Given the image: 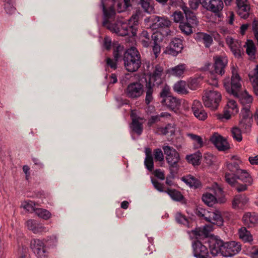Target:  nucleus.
<instances>
[{
    "instance_id": "obj_60",
    "label": "nucleus",
    "mask_w": 258,
    "mask_h": 258,
    "mask_svg": "<svg viewBox=\"0 0 258 258\" xmlns=\"http://www.w3.org/2000/svg\"><path fill=\"white\" fill-rule=\"evenodd\" d=\"M130 0H123V3H118L117 4V11L118 13H120L123 11L129 6Z\"/></svg>"
},
{
    "instance_id": "obj_6",
    "label": "nucleus",
    "mask_w": 258,
    "mask_h": 258,
    "mask_svg": "<svg viewBox=\"0 0 258 258\" xmlns=\"http://www.w3.org/2000/svg\"><path fill=\"white\" fill-rule=\"evenodd\" d=\"M252 116L249 105H246L242 108L240 113L239 125L243 133H248L250 132L253 122Z\"/></svg>"
},
{
    "instance_id": "obj_55",
    "label": "nucleus",
    "mask_w": 258,
    "mask_h": 258,
    "mask_svg": "<svg viewBox=\"0 0 258 258\" xmlns=\"http://www.w3.org/2000/svg\"><path fill=\"white\" fill-rule=\"evenodd\" d=\"M248 76L252 83L253 91L256 95H258V78L253 76L251 74H249Z\"/></svg>"
},
{
    "instance_id": "obj_2",
    "label": "nucleus",
    "mask_w": 258,
    "mask_h": 258,
    "mask_svg": "<svg viewBox=\"0 0 258 258\" xmlns=\"http://www.w3.org/2000/svg\"><path fill=\"white\" fill-rule=\"evenodd\" d=\"M211 190L214 195L211 193L206 192L202 196L203 202L207 206L211 207L217 203H224L226 199L222 197L223 195L222 188L216 183L213 184L210 187Z\"/></svg>"
},
{
    "instance_id": "obj_52",
    "label": "nucleus",
    "mask_w": 258,
    "mask_h": 258,
    "mask_svg": "<svg viewBox=\"0 0 258 258\" xmlns=\"http://www.w3.org/2000/svg\"><path fill=\"white\" fill-rule=\"evenodd\" d=\"M235 174H230L228 172H226L225 178L226 181L231 186H234L236 185L237 182V177L235 176Z\"/></svg>"
},
{
    "instance_id": "obj_27",
    "label": "nucleus",
    "mask_w": 258,
    "mask_h": 258,
    "mask_svg": "<svg viewBox=\"0 0 258 258\" xmlns=\"http://www.w3.org/2000/svg\"><path fill=\"white\" fill-rule=\"evenodd\" d=\"M131 117L132 118V122L131 127L134 132L136 133L138 135H140L143 129V120L141 118L134 117L133 111H132Z\"/></svg>"
},
{
    "instance_id": "obj_36",
    "label": "nucleus",
    "mask_w": 258,
    "mask_h": 258,
    "mask_svg": "<svg viewBox=\"0 0 258 258\" xmlns=\"http://www.w3.org/2000/svg\"><path fill=\"white\" fill-rule=\"evenodd\" d=\"M187 136L192 141L193 145L195 149H199L204 146V139L198 135L189 133Z\"/></svg>"
},
{
    "instance_id": "obj_46",
    "label": "nucleus",
    "mask_w": 258,
    "mask_h": 258,
    "mask_svg": "<svg viewBox=\"0 0 258 258\" xmlns=\"http://www.w3.org/2000/svg\"><path fill=\"white\" fill-rule=\"evenodd\" d=\"M35 204L32 201H24L21 204V207L30 213L35 212Z\"/></svg>"
},
{
    "instance_id": "obj_16",
    "label": "nucleus",
    "mask_w": 258,
    "mask_h": 258,
    "mask_svg": "<svg viewBox=\"0 0 258 258\" xmlns=\"http://www.w3.org/2000/svg\"><path fill=\"white\" fill-rule=\"evenodd\" d=\"M211 253L216 256L219 253L222 254V248L224 247V242L217 237H211L209 240Z\"/></svg>"
},
{
    "instance_id": "obj_44",
    "label": "nucleus",
    "mask_w": 258,
    "mask_h": 258,
    "mask_svg": "<svg viewBox=\"0 0 258 258\" xmlns=\"http://www.w3.org/2000/svg\"><path fill=\"white\" fill-rule=\"evenodd\" d=\"M239 127H240L234 126L231 130L233 138L237 142H241L242 140L241 130Z\"/></svg>"
},
{
    "instance_id": "obj_15",
    "label": "nucleus",
    "mask_w": 258,
    "mask_h": 258,
    "mask_svg": "<svg viewBox=\"0 0 258 258\" xmlns=\"http://www.w3.org/2000/svg\"><path fill=\"white\" fill-rule=\"evenodd\" d=\"M163 68L162 67L157 65L155 67L153 74L151 75L149 83L151 85H159L163 83Z\"/></svg>"
},
{
    "instance_id": "obj_24",
    "label": "nucleus",
    "mask_w": 258,
    "mask_h": 258,
    "mask_svg": "<svg viewBox=\"0 0 258 258\" xmlns=\"http://www.w3.org/2000/svg\"><path fill=\"white\" fill-rule=\"evenodd\" d=\"M123 61L126 70L130 72L137 71L141 64V59L136 58L135 60L123 59Z\"/></svg>"
},
{
    "instance_id": "obj_35",
    "label": "nucleus",
    "mask_w": 258,
    "mask_h": 258,
    "mask_svg": "<svg viewBox=\"0 0 258 258\" xmlns=\"http://www.w3.org/2000/svg\"><path fill=\"white\" fill-rule=\"evenodd\" d=\"M182 10L184 11L187 22L190 23L192 26H197L198 21L195 14L186 7H183Z\"/></svg>"
},
{
    "instance_id": "obj_18",
    "label": "nucleus",
    "mask_w": 258,
    "mask_h": 258,
    "mask_svg": "<svg viewBox=\"0 0 258 258\" xmlns=\"http://www.w3.org/2000/svg\"><path fill=\"white\" fill-rule=\"evenodd\" d=\"M182 48V40L180 38H175L171 42L169 47L167 49V52L169 54L176 56L181 52Z\"/></svg>"
},
{
    "instance_id": "obj_3",
    "label": "nucleus",
    "mask_w": 258,
    "mask_h": 258,
    "mask_svg": "<svg viewBox=\"0 0 258 258\" xmlns=\"http://www.w3.org/2000/svg\"><path fill=\"white\" fill-rule=\"evenodd\" d=\"M231 69L232 73L231 82H229V79H225L223 84L227 92L233 95H237V93L241 90L242 80L238 73L237 67L233 65Z\"/></svg>"
},
{
    "instance_id": "obj_12",
    "label": "nucleus",
    "mask_w": 258,
    "mask_h": 258,
    "mask_svg": "<svg viewBox=\"0 0 258 258\" xmlns=\"http://www.w3.org/2000/svg\"><path fill=\"white\" fill-rule=\"evenodd\" d=\"M194 255L197 258H210L207 247L199 240L192 243Z\"/></svg>"
},
{
    "instance_id": "obj_23",
    "label": "nucleus",
    "mask_w": 258,
    "mask_h": 258,
    "mask_svg": "<svg viewBox=\"0 0 258 258\" xmlns=\"http://www.w3.org/2000/svg\"><path fill=\"white\" fill-rule=\"evenodd\" d=\"M153 23L152 27L154 29L158 28H167L171 24V22L168 18L165 17H160L155 16L153 19Z\"/></svg>"
},
{
    "instance_id": "obj_57",
    "label": "nucleus",
    "mask_w": 258,
    "mask_h": 258,
    "mask_svg": "<svg viewBox=\"0 0 258 258\" xmlns=\"http://www.w3.org/2000/svg\"><path fill=\"white\" fill-rule=\"evenodd\" d=\"M173 19L176 23H181L183 20L184 16L183 14L180 11H176L172 15Z\"/></svg>"
},
{
    "instance_id": "obj_45",
    "label": "nucleus",
    "mask_w": 258,
    "mask_h": 258,
    "mask_svg": "<svg viewBox=\"0 0 258 258\" xmlns=\"http://www.w3.org/2000/svg\"><path fill=\"white\" fill-rule=\"evenodd\" d=\"M201 156V154L198 153L187 155L186 156V159L189 163H191L193 165H197L200 163Z\"/></svg>"
},
{
    "instance_id": "obj_28",
    "label": "nucleus",
    "mask_w": 258,
    "mask_h": 258,
    "mask_svg": "<svg viewBox=\"0 0 258 258\" xmlns=\"http://www.w3.org/2000/svg\"><path fill=\"white\" fill-rule=\"evenodd\" d=\"M234 97L239 99L240 103L243 107L246 105H249L252 102V97L251 95L248 94L246 91L243 92L239 91L237 93V95H233Z\"/></svg>"
},
{
    "instance_id": "obj_19",
    "label": "nucleus",
    "mask_w": 258,
    "mask_h": 258,
    "mask_svg": "<svg viewBox=\"0 0 258 258\" xmlns=\"http://www.w3.org/2000/svg\"><path fill=\"white\" fill-rule=\"evenodd\" d=\"M226 44L228 45L233 55L237 58L241 56V45L240 42L233 39L230 37H227L226 39Z\"/></svg>"
},
{
    "instance_id": "obj_25",
    "label": "nucleus",
    "mask_w": 258,
    "mask_h": 258,
    "mask_svg": "<svg viewBox=\"0 0 258 258\" xmlns=\"http://www.w3.org/2000/svg\"><path fill=\"white\" fill-rule=\"evenodd\" d=\"M242 221L248 227H253L258 223V215L254 213H246L243 216Z\"/></svg>"
},
{
    "instance_id": "obj_42",
    "label": "nucleus",
    "mask_w": 258,
    "mask_h": 258,
    "mask_svg": "<svg viewBox=\"0 0 258 258\" xmlns=\"http://www.w3.org/2000/svg\"><path fill=\"white\" fill-rule=\"evenodd\" d=\"M207 83L213 86L217 87L218 85V78L215 73L213 72H210L208 75V79L207 80Z\"/></svg>"
},
{
    "instance_id": "obj_17",
    "label": "nucleus",
    "mask_w": 258,
    "mask_h": 258,
    "mask_svg": "<svg viewBox=\"0 0 258 258\" xmlns=\"http://www.w3.org/2000/svg\"><path fill=\"white\" fill-rule=\"evenodd\" d=\"M237 14L242 18H246L249 14L250 5L247 0H236Z\"/></svg>"
},
{
    "instance_id": "obj_11",
    "label": "nucleus",
    "mask_w": 258,
    "mask_h": 258,
    "mask_svg": "<svg viewBox=\"0 0 258 258\" xmlns=\"http://www.w3.org/2000/svg\"><path fill=\"white\" fill-rule=\"evenodd\" d=\"M143 85L140 83H133L129 84L126 89V95L131 98H137L143 93Z\"/></svg>"
},
{
    "instance_id": "obj_48",
    "label": "nucleus",
    "mask_w": 258,
    "mask_h": 258,
    "mask_svg": "<svg viewBox=\"0 0 258 258\" xmlns=\"http://www.w3.org/2000/svg\"><path fill=\"white\" fill-rule=\"evenodd\" d=\"M5 9L9 14H12L16 11L14 0H5Z\"/></svg>"
},
{
    "instance_id": "obj_20",
    "label": "nucleus",
    "mask_w": 258,
    "mask_h": 258,
    "mask_svg": "<svg viewBox=\"0 0 258 258\" xmlns=\"http://www.w3.org/2000/svg\"><path fill=\"white\" fill-rule=\"evenodd\" d=\"M213 229V225L211 224H208L203 227H199L198 228H196L195 230H191L189 233L190 234V236H191V235H193L195 236L196 238H198V237L200 236L208 237L210 235V232L212 231Z\"/></svg>"
},
{
    "instance_id": "obj_37",
    "label": "nucleus",
    "mask_w": 258,
    "mask_h": 258,
    "mask_svg": "<svg viewBox=\"0 0 258 258\" xmlns=\"http://www.w3.org/2000/svg\"><path fill=\"white\" fill-rule=\"evenodd\" d=\"M173 89L179 94H186L188 93L186 88V82L184 81H179L176 83L174 85Z\"/></svg>"
},
{
    "instance_id": "obj_9",
    "label": "nucleus",
    "mask_w": 258,
    "mask_h": 258,
    "mask_svg": "<svg viewBox=\"0 0 258 258\" xmlns=\"http://www.w3.org/2000/svg\"><path fill=\"white\" fill-rule=\"evenodd\" d=\"M240 244L235 241L224 243L222 248V255L225 257L232 256L237 254L241 250Z\"/></svg>"
},
{
    "instance_id": "obj_38",
    "label": "nucleus",
    "mask_w": 258,
    "mask_h": 258,
    "mask_svg": "<svg viewBox=\"0 0 258 258\" xmlns=\"http://www.w3.org/2000/svg\"><path fill=\"white\" fill-rule=\"evenodd\" d=\"M182 180L191 187L198 188L200 185L199 180L191 175L183 177Z\"/></svg>"
},
{
    "instance_id": "obj_14",
    "label": "nucleus",
    "mask_w": 258,
    "mask_h": 258,
    "mask_svg": "<svg viewBox=\"0 0 258 258\" xmlns=\"http://www.w3.org/2000/svg\"><path fill=\"white\" fill-rule=\"evenodd\" d=\"M210 141L219 151H225L229 148L227 141L217 133H215L210 138Z\"/></svg>"
},
{
    "instance_id": "obj_13",
    "label": "nucleus",
    "mask_w": 258,
    "mask_h": 258,
    "mask_svg": "<svg viewBox=\"0 0 258 258\" xmlns=\"http://www.w3.org/2000/svg\"><path fill=\"white\" fill-rule=\"evenodd\" d=\"M214 71L216 74L221 76L225 73V68L227 66L228 60L225 56H216L214 57Z\"/></svg>"
},
{
    "instance_id": "obj_33",
    "label": "nucleus",
    "mask_w": 258,
    "mask_h": 258,
    "mask_svg": "<svg viewBox=\"0 0 258 258\" xmlns=\"http://www.w3.org/2000/svg\"><path fill=\"white\" fill-rule=\"evenodd\" d=\"M237 178L240 179L247 185H251L252 183V179L250 174L244 170L240 169L236 174Z\"/></svg>"
},
{
    "instance_id": "obj_39",
    "label": "nucleus",
    "mask_w": 258,
    "mask_h": 258,
    "mask_svg": "<svg viewBox=\"0 0 258 258\" xmlns=\"http://www.w3.org/2000/svg\"><path fill=\"white\" fill-rule=\"evenodd\" d=\"M244 46L246 47V52L248 55L251 58H254L256 48L253 41L251 40H247Z\"/></svg>"
},
{
    "instance_id": "obj_21",
    "label": "nucleus",
    "mask_w": 258,
    "mask_h": 258,
    "mask_svg": "<svg viewBox=\"0 0 258 258\" xmlns=\"http://www.w3.org/2000/svg\"><path fill=\"white\" fill-rule=\"evenodd\" d=\"M248 199L245 195L235 196L232 201V207L235 209H243L248 203Z\"/></svg>"
},
{
    "instance_id": "obj_31",
    "label": "nucleus",
    "mask_w": 258,
    "mask_h": 258,
    "mask_svg": "<svg viewBox=\"0 0 258 258\" xmlns=\"http://www.w3.org/2000/svg\"><path fill=\"white\" fill-rule=\"evenodd\" d=\"M232 160V161L231 162L226 163V167L229 171L236 175L239 170H240L239 164L241 163V161L236 156H233Z\"/></svg>"
},
{
    "instance_id": "obj_54",
    "label": "nucleus",
    "mask_w": 258,
    "mask_h": 258,
    "mask_svg": "<svg viewBox=\"0 0 258 258\" xmlns=\"http://www.w3.org/2000/svg\"><path fill=\"white\" fill-rule=\"evenodd\" d=\"M153 92L152 86L151 83L147 84V90L146 91V95L145 102L147 104H149L153 100L152 93Z\"/></svg>"
},
{
    "instance_id": "obj_29",
    "label": "nucleus",
    "mask_w": 258,
    "mask_h": 258,
    "mask_svg": "<svg viewBox=\"0 0 258 258\" xmlns=\"http://www.w3.org/2000/svg\"><path fill=\"white\" fill-rule=\"evenodd\" d=\"M195 38L198 42L204 43L206 47H209L213 42L212 37L205 33H198Z\"/></svg>"
},
{
    "instance_id": "obj_4",
    "label": "nucleus",
    "mask_w": 258,
    "mask_h": 258,
    "mask_svg": "<svg viewBox=\"0 0 258 258\" xmlns=\"http://www.w3.org/2000/svg\"><path fill=\"white\" fill-rule=\"evenodd\" d=\"M221 99V94L215 89H209L205 90L203 96V101L205 106L212 110L218 108Z\"/></svg>"
},
{
    "instance_id": "obj_30",
    "label": "nucleus",
    "mask_w": 258,
    "mask_h": 258,
    "mask_svg": "<svg viewBox=\"0 0 258 258\" xmlns=\"http://www.w3.org/2000/svg\"><path fill=\"white\" fill-rule=\"evenodd\" d=\"M162 102L172 110L177 109L181 103L180 100L172 96H168L163 99Z\"/></svg>"
},
{
    "instance_id": "obj_22",
    "label": "nucleus",
    "mask_w": 258,
    "mask_h": 258,
    "mask_svg": "<svg viewBox=\"0 0 258 258\" xmlns=\"http://www.w3.org/2000/svg\"><path fill=\"white\" fill-rule=\"evenodd\" d=\"M123 52V47L121 45H117L114 49L113 55L115 60L110 58H106V63L111 69H115L116 68V61L120 57Z\"/></svg>"
},
{
    "instance_id": "obj_5",
    "label": "nucleus",
    "mask_w": 258,
    "mask_h": 258,
    "mask_svg": "<svg viewBox=\"0 0 258 258\" xmlns=\"http://www.w3.org/2000/svg\"><path fill=\"white\" fill-rule=\"evenodd\" d=\"M164 154L166 155V159L169 165L170 173L173 174L176 173L179 168L178 163L180 158L179 153L173 148L169 146L163 147Z\"/></svg>"
},
{
    "instance_id": "obj_10",
    "label": "nucleus",
    "mask_w": 258,
    "mask_h": 258,
    "mask_svg": "<svg viewBox=\"0 0 258 258\" xmlns=\"http://www.w3.org/2000/svg\"><path fill=\"white\" fill-rule=\"evenodd\" d=\"M30 247L38 258H46L48 252L44 242L40 239H33L31 241Z\"/></svg>"
},
{
    "instance_id": "obj_26",
    "label": "nucleus",
    "mask_w": 258,
    "mask_h": 258,
    "mask_svg": "<svg viewBox=\"0 0 258 258\" xmlns=\"http://www.w3.org/2000/svg\"><path fill=\"white\" fill-rule=\"evenodd\" d=\"M186 69V66L185 64L180 63L174 67L168 69L166 71V73L170 76L180 77L183 75Z\"/></svg>"
},
{
    "instance_id": "obj_43",
    "label": "nucleus",
    "mask_w": 258,
    "mask_h": 258,
    "mask_svg": "<svg viewBox=\"0 0 258 258\" xmlns=\"http://www.w3.org/2000/svg\"><path fill=\"white\" fill-rule=\"evenodd\" d=\"M227 109L230 111L232 113L237 114L239 111L237 104L235 101L228 99L226 104Z\"/></svg>"
},
{
    "instance_id": "obj_50",
    "label": "nucleus",
    "mask_w": 258,
    "mask_h": 258,
    "mask_svg": "<svg viewBox=\"0 0 258 258\" xmlns=\"http://www.w3.org/2000/svg\"><path fill=\"white\" fill-rule=\"evenodd\" d=\"M176 222L181 224H183L187 227H189L188 220L186 217L180 213H177L175 215Z\"/></svg>"
},
{
    "instance_id": "obj_1",
    "label": "nucleus",
    "mask_w": 258,
    "mask_h": 258,
    "mask_svg": "<svg viewBox=\"0 0 258 258\" xmlns=\"http://www.w3.org/2000/svg\"><path fill=\"white\" fill-rule=\"evenodd\" d=\"M140 14V11H137L133 14L127 22L118 21L117 22V26L122 27V30L116 29L115 33L120 36H135L139 27Z\"/></svg>"
},
{
    "instance_id": "obj_8",
    "label": "nucleus",
    "mask_w": 258,
    "mask_h": 258,
    "mask_svg": "<svg viewBox=\"0 0 258 258\" xmlns=\"http://www.w3.org/2000/svg\"><path fill=\"white\" fill-rule=\"evenodd\" d=\"M201 5L204 9L218 17L224 7L222 0H201Z\"/></svg>"
},
{
    "instance_id": "obj_34",
    "label": "nucleus",
    "mask_w": 258,
    "mask_h": 258,
    "mask_svg": "<svg viewBox=\"0 0 258 258\" xmlns=\"http://www.w3.org/2000/svg\"><path fill=\"white\" fill-rule=\"evenodd\" d=\"M238 235L240 239L245 242H251L253 240L252 235L245 227H241L238 230Z\"/></svg>"
},
{
    "instance_id": "obj_59",
    "label": "nucleus",
    "mask_w": 258,
    "mask_h": 258,
    "mask_svg": "<svg viewBox=\"0 0 258 258\" xmlns=\"http://www.w3.org/2000/svg\"><path fill=\"white\" fill-rule=\"evenodd\" d=\"M199 80L196 78L191 79L188 81V87L191 90H196L199 86Z\"/></svg>"
},
{
    "instance_id": "obj_41",
    "label": "nucleus",
    "mask_w": 258,
    "mask_h": 258,
    "mask_svg": "<svg viewBox=\"0 0 258 258\" xmlns=\"http://www.w3.org/2000/svg\"><path fill=\"white\" fill-rule=\"evenodd\" d=\"M35 214L40 218L44 220H47L50 218L51 214L48 210L41 208H37L35 210Z\"/></svg>"
},
{
    "instance_id": "obj_7",
    "label": "nucleus",
    "mask_w": 258,
    "mask_h": 258,
    "mask_svg": "<svg viewBox=\"0 0 258 258\" xmlns=\"http://www.w3.org/2000/svg\"><path fill=\"white\" fill-rule=\"evenodd\" d=\"M197 214L213 224L216 225L218 226L223 225V219L220 212L218 210L209 211L205 209H201L197 212Z\"/></svg>"
},
{
    "instance_id": "obj_51",
    "label": "nucleus",
    "mask_w": 258,
    "mask_h": 258,
    "mask_svg": "<svg viewBox=\"0 0 258 258\" xmlns=\"http://www.w3.org/2000/svg\"><path fill=\"white\" fill-rule=\"evenodd\" d=\"M103 0L101 1V6L105 19H111L113 17L115 14V11L112 8H110L108 10H106L103 3Z\"/></svg>"
},
{
    "instance_id": "obj_53",
    "label": "nucleus",
    "mask_w": 258,
    "mask_h": 258,
    "mask_svg": "<svg viewBox=\"0 0 258 258\" xmlns=\"http://www.w3.org/2000/svg\"><path fill=\"white\" fill-rule=\"evenodd\" d=\"M141 5L145 12L151 14L154 12L153 7L150 5V0H144L142 2H140Z\"/></svg>"
},
{
    "instance_id": "obj_47",
    "label": "nucleus",
    "mask_w": 258,
    "mask_h": 258,
    "mask_svg": "<svg viewBox=\"0 0 258 258\" xmlns=\"http://www.w3.org/2000/svg\"><path fill=\"white\" fill-rule=\"evenodd\" d=\"M167 192L174 201H180L183 199V196L181 193L175 189H168Z\"/></svg>"
},
{
    "instance_id": "obj_49",
    "label": "nucleus",
    "mask_w": 258,
    "mask_h": 258,
    "mask_svg": "<svg viewBox=\"0 0 258 258\" xmlns=\"http://www.w3.org/2000/svg\"><path fill=\"white\" fill-rule=\"evenodd\" d=\"M192 25L190 23H180L179 25V28L180 30L184 34L188 35L192 33Z\"/></svg>"
},
{
    "instance_id": "obj_62",
    "label": "nucleus",
    "mask_w": 258,
    "mask_h": 258,
    "mask_svg": "<svg viewBox=\"0 0 258 258\" xmlns=\"http://www.w3.org/2000/svg\"><path fill=\"white\" fill-rule=\"evenodd\" d=\"M154 155L155 160L159 161L164 160V155L162 150L160 149H157L154 150Z\"/></svg>"
},
{
    "instance_id": "obj_64",
    "label": "nucleus",
    "mask_w": 258,
    "mask_h": 258,
    "mask_svg": "<svg viewBox=\"0 0 258 258\" xmlns=\"http://www.w3.org/2000/svg\"><path fill=\"white\" fill-rule=\"evenodd\" d=\"M200 4L201 5V0H189V5L190 8L192 10H197Z\"/></svg>"
},
{
    "instance_id": "obj_58",
    "label": "nucleus",
    "mask_w": 258,
    "mask_h": 258,
    "mask_svg": "<svg viewBox=\"0 0 258 258\" xmlns=\"http://www.w3.org/2000/svg\"><path fill=\"white\" fill-rule=\"evenodd\" d=\"M145 165L146 168L150 171L154 168V162L152 157L146 158L145 159Z\"/></svg>"
},
{
    "instance_id": "obj_56",
    "label": "nucleus",
    "mask_w": 258,
    "mask_h": 258,
    "mask_svg": "<svg viewBox=\"0 0 258 258\" xmlns=\"http://www.w3.org/2000/svg\"><path fill=\"white\" fill-rule=\"evenodd\" d=\"M103 25L106 26L111 31L114 33H115L116 29L122 30V27H120V26H117V23L114 24H108L106 21H104L103 22Z\"/></svg>"
},
{
    "instance_id": "obj_61",
    "label": "nucleus",
    "mask_w": 258,
    "mask_h": 258,
    "mask_svg": "<svg viewBox=\"0 0 258 258\" xmlns=\"http://www.w3.org/2000/svg\"><path fill=\"white\" fill-rule=\"evenodd\" d=\"M194 114L196 117L201 120H204L207 117V114L203 109L196 111Z\"/></svg>"
},
{
    "instance_id": "obj_63",
    "label": "nucleus",
    "mask_w": 258,
    "mask_h": 258,
    "mask_svg": "<svg viewBox=\"0 0 258 258\" xmlns=\"http://www.w3.org/2000/svg\"><path fill=\"white\" fill-rule=\"evenodd\" d=\"M203 109V106L200 101L197 100L194 101L192 106V110L194 113Z\"/></svg>"
},
{
    "instance_id": "obj_40",
    "label": "nucleus",
    "mask_w": 258,
    "mask_h": 258,
    "mask_svg": "<svg viewBox=\"0 0 258 258\" xmlns=\"http://www.w3.org/2000/svg\"><path fill=\"white\" fill-rule=\"evenodd\" d=\"M140 41L143 46L145 47H148L151 42V40L150 38V35L146 31H143L140 35Z\"/></svg>"
},
{
    "instance_id": "obj_32",
    "label": "nucleus",
    "mask_w": 258,
    "mask_h": 258,
    "mask_svg": "<svg viewBox=\"0 0 258 258\" xmlns=\"http://www.w3.org/2000/svg\"><path fill=\"white\" fill-rule=\"evenodd\" d=\"M136 58L141 59V55L136 47H132L124 52L123 59L135 60Z\"/></svg>"
}]
</instances>
